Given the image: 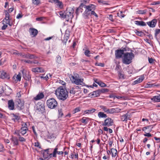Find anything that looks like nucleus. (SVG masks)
I'll list each match as a JSON object with an SVG mask.
<instances>
[{"instance_id": "f257e3e1", "label": "nucleus", "mask_w": 160, "mask_h": 160, "mask_svg": "<svg viewBox=\"0 0 160 160\" xmlns=\"http://www.w3.org/2000/svg\"><path fill=\"white\" fill-rule=\"evenodd\" d=\"M55 93L58 99L63 101L65 100L68 97V92L62 86L58 88L56 90Z\"/></svg>"}, {"instance_id": "f03ea898", "label": "nucleus", "mask_w": 160, "mask_h": 160, "mask_svg": "<svg viewBox=\"0 0 160 160\" xmlns=\"http://www.w3.org/2000/svg\"><path fill=\"white\" fill-rule=\"evenodd\" d=\"M73 12L74 10L72 8H68L64 12H60L59 14L61 17L65 18L66 21H68L70 19H72L73 18Z\"/></svg>"}, {"instance_id": "7ed1b4c3", "label": "nucleus", "mask_w": 160, "mask_h": 160, "mask_svg": "<svg viewBox=\"0 0 160 160\" xmlns=\"http://www.w3.org/2000/svg\"><path fill=\"white\" fill-rule=\"evenodd\" d=\"M69 78L71 82L76 85L83 86L85 84L83 82V79L80 78L78 74H75L74 75H70Z\"/></svg>"}, {"instance_id": "20e7f679", "label": "nucleus", "mask_w": 160, "mask_h": 160, "mask_svg": "<svg viewBox=\"0 0 160 160\" xmlns=\"http://www.w3.org/2000/svg\"><path fill=\"white\" fill-rule=\"evenodd\" d=\"M134 56V55L132 52H126L125 53L122 57L123 63L126 64H130Z\"/></svg>"}, {"instance_id": "39448f33", "label": "nucleus", "mask_w": 160, "mask_h": 160, "mask_svg": "<svg viewBox=\"0 0 160 160\" xmlns=\"http://www.w3.org/2000/svg\"><path fill=\"white\" fill-rule=\"evenodd\" d=\"M51 149H45L43 151V157L45 159L48 158H51L52 157H56V152L57 150H58L57 147L54 149V151L52 153H50V150Z\"/></svg>"}, {"instance_id": "423d86ee", "label": "nucleus", "mask_w": 160, "mask_h": 160, "mask_svg": "<svg viewBox=\"0 0 160 160\" xmlns=\"http://www.w3.org/2000/svg\"><path fill=\"white\" fill-rule=\"evenodd\" d=\"M88 8L91 11H94L95 8V6L93 4H90L86 6L83 3L81 4L79 7L76 10V13L78 14L79 12H82L83 10V8Z\"/></svg>"}, {"instance_id": "0eeeda50", "label": "nucleus", "mask_w": 160, "mask_h": 160, "mask_svg": "<svg viewBox=\"0 0 160 160\" xmlns=\"http://www.w3.org/2000/svg\"><path fill=\"white\" fill-rule=\"evenodd\" d=\"M47 104L49 108L54 109L57 106L58 103L54 98H51L47 100Z\"/></svg>"}, {"instance_id": "6e6552de", "label": "nucleus", "mask_w": 160, "mask_h": 160, "mask_svg": "<svg viewBox=\"0 0 160 160\" xmlns=\"http://www.w3.org/2000/svg\"><path fill=\"white\" fill-rule=\"evenodd\" d=\"M35 110L36 111L38 112L43 113L45 110L44 103L41 102H38L36 105Z\"/></svg>"}, {"instance_id": "1a4fd4ad", "label": "nucleus", "mask_w": 160, "mask_h": 160, "mask_svg": "<svg viewBox=\"0 0 160 160\" xmlns=\"http://www.w3.org/2000/svg\"><path fill=\"white\" fill-rule=\"evenodd\" d=\"M125 48H123V49H118L115 51V56L116 58H119L122 57V55L124 54V51H126Z\"/></svg>"}, {"instance_id": "9d476101", "label": "nucleus", "mask_w": 160, "mask_h": 160, "mask_svg": "<svg viewBox=\"0 0 160 160\" xmlns=\"http://www.w3.org/2000/svg\"><path fill=\"white\" fill-rule=\"evenodd\" d=\"M113 123V120L111 118H108L104 120V122L102 123V125L109 127L112 125Z\"/></svg>"}, {"instance_id": "9b49d317", "label": "nucleus", "mask_w": 160, "mask_h": 160, "mask_svg": "<svg viewBox=\"0 0 160 160\" xmlns=\"http://www.w3.org/2000/svg\"><path fill=\"white\" fill-rule=\"evenodd\" d=\"M130 118L131 117L128 113H127L120 117L121 120L122 121L125 122H127L128 120H130Z\"/></svg>"}, {"instance_id": "f8f14e48", "label": "nucleus", "mask_w": 160, "mask_h": 160, "mask_svg": "<svg viewBox=\"0 0 160 160\" xmlns=\"http://www.w3.org/2000/svg\"><path fill=\"white\" fill-rule=\"evenodd\" d=\"M21 56L24 58L30 59H33L37 58V57L35 56L34 55L31 54L29 53H27L24 54H22L21 55Z\"/></svg>"}, {"instance_id": "ddd939ff", "label": "nucleus", "mask_w": 160, "mask_h": 160, "mask_svg": "<svg viewBox=\"0 0 160 160\" xmlns=\"http://www.w3.org/2000/svg\"><path fill=\"white\" fill-rule=\"evenodd\" d=\"M8 107L10 110H13L14 109V103L13 100H9L8 101Z\"/></svg>"}, {"instance_id": "4468645a", "label": "nucleus", "mask_w": 160, "mask_h": 160, "mask_svg": "<svg viewBox=\"0 0 160 160\" xmlns=\"http://www.w3.org/2000/svg\"><path fill=\"white\" fill-rule=\"evenodd\" d=\"M157 22V20L153 19L151 21L147 22V24L150 27L154 28Z\"/></svg>"}, {"instance_id": "2eb2a0df", "label": "nucleus", "mask_w": 160, "mask_h": 160, "mask_svg": "<svg viewBox=\"0 0 160 160\" xmlns=\"http://www.w3.org/2000/svg\"><path fill=\"white\" fill-rule=\"evenodd\" d=\"M29 32L30 35L33 37L36 36L38 33V30L33 28H30L29 29Z\"/></svg>"}, {"instance_id": "dca6fc26", "label": "nucleus", "mask_w": 160, "mask_h": 160, "mask_svg": "<svg viewBox=\"0 0 160 160\" xmlns=\"http://www.w3.org/2000/svg\"><path fill=\"white\" fill-rule=\"evenodd\" d=\"M1 72L0 78L2 79L10 78L9 76L8 73L4 71H2Z\"/></svg>"}, {"instance_id": "f3484780", "label": "nucleus", "mask_w": 160, "mask_h": 160, "mask_svg": "<svg viewBox=\"0 0 160 160\" xmlns=\"http://www.w3.org/2000/svg\"><path fill=\"white\" fill-rule=\"evenodd\" d=\"M44 96V95L42 92H39L33 99L35 101L38 100L43 98Z\"/></svg>"}, {"instance_id": "a211bd4d", "label": "nucleus", "mask_w": 160, "mask_h": 160, "mask_svg": "<svg viewBox=\"0 0 160 160\" xmlns=\"http://www.w3.org/2000/svg\"><path fill=\"white\" fill-rule=\"evenodd\" d=\"M32 71L35 73H41L44 72V69L41 67L32 68Z\"/></svg>"}, {"instance_id": "6ab92c4d", "label": "nucleus", "mask_w": 160, "mask_h": 160, "mask_svg": "<svg viewBox=\"0 0 160 160\" xmlns=\"http://www.w3.org/2000/svg\"><path fill=\"white\" fill-rule=\"evenodd\" d=\"M144 79V77L143 75H141L137 80L134 81L132 83V85H134L139 83L142 81Z\"/></svg>"}, {"instance_id": "aec40b11", "label": "nucleus", "mask_w": 160, "mask_h": 160, "mask_svg": "<svg viewBox=\"0 0 160 160\" xmlns=\"http://www.w3.org/2000/svg\"><path fill=\"white\" fill-rule=\"evenodd\" d=\"M91 11L88 8H86L85 11L83 14V16L85 18H87L88 16H91Z\"/></svg>"}, {"instance_id": "412c9836", "label": "nucleus", "mask_w": 160, "mask_h": 160, "mask_svg": "<svg viewBox=\"0 0 160 160\" xmlns=\"http://www.w3.org/2000/svg\"><path fill=\"white\" fill-rule=\"evenodd\" d=\"M96 111V109H94V108H91L89 109L84 111H83V114H90L92 113L93 112H94Z\"/></svg>"}, {"instance_id": "4be33fe9", "label": "nucleus", "mask_w": 160, "mask_h": 160, "mask_svg": "<svg viewBox=\"0 0 160 160\" xmlns=\"http://www.w3.org/2000/svg\"><path fill=\"white\" fill-rule=\"evenodd\" d=\"M11 140L13 145H18V140L17 137H12Z\"/></svg>"}, {"instance_id": "5701e85b", "label": "nucleus", "mask_w": 160, "mask_h": 160, "mask_svg": "<svg viewBox=\"0 0 160 160\" xmlns=\"http://www.w3.org/2000/svg\"><path fill=\"white\" fill-rule=\"evenodd\" d=\"M135 23L136 24L141 26H146V23L142 21H135Z\"/></svg>"}, {"instance_id": "b1692460", "label": "nucleus", "mask_w": 160, "mask_h": 160, "mask_svg": "<svg viewBox=\"0 0 160 160\" xmlns=\"http://www.w3.org/2000/svg\"><path fill=\"white\" fill-rule=\"evenodd\" d=\"M98 116L99 118H106L107 116L102 112H99L98 113Z\"/></svg>"}, {"instance_id": "393cba45", "label": "nucleus", "mask_w": 160, "mask_h": 160, "mask_svg": "<svg viewBox=\"0 0 160 160\" xmlns=\"http://www.w3.org/2000/svg\"><path fill=\"white\" fill-rule=\"evenodd\" d=\"M12 119L14 122H17L20 119V117L17 115L15 114L14 113L12 114Z\"/></svg>"}, {"instance_id": "a878e982", "label": "nucleus", "mask_w": 160, "mask_h": 160, "mask_svg": "<svg viewBox=\"0 0 160 160\" xmlns=\"http://www.w3.org/2000/svg\"><path fill=\"white\" fill-rule=\"evenodd\" d=\"M28 130V129H24V128H21L19 130V132L20 134H21L22 135L24 136Z\"/></svg>"}, {"instance_id": "bb28decb", "label": "nucleus", "mask_w": 160, "mask_h": 160, "mask_svg": "<svg viewBox=\"0 0 160 160\" xmlns=\"http://www.w3.org/2000/svg\"><path fill=\"white\" fill-rule=\"evenodd\" d=\"M55 4L58 8H63V5L62 2L58 0H57Z\"/></svg>"}, {"instance_id": "cd10ccee", "label": "nucleus", "mask_w": 160, "mask_h": 160, "mask_svg": "<svg viewBox=\"0 0 160 160\" xmlns=\"http://www.w3.org/2000/svg\"><path fill=\"white\" fill-rule=\"evenodd\" d=\"M151 100L156 102H160V94L153 97Z\"/></svg>"}, {"instance_id": "c85d7f7f", "label": "nucleus", "mask_w": 160, "mask_h": 160, "mask_svg": "<svg viewBox=\"0 0 160 160\" xmlns=\"http://www.w3.org/2000/svg\"><path fill=\"white\" fill-rule=\"evenodd\" d=\"M111 152L112 154V157H116L117 153V151L115 149L112 148L111 149Z\"/></svg>"}, {"instance_id": "c756f323", "label": "nucleus", "mask_w": 160, "mask_h": 160, "mask_svg": "<svg viewBox=\"0 0 160 160\" xmlns=\"http://www.w3.org/2000/svg\"><path fill=\"white\" fill-rule=\"evenodd\" d=\"M100 108L104 112L108 113V108H107L106 107L100 105L99 106Z\"/></svg>"}, {"instance_id": "7c9ffc66", "label": "nucleus", "mask_w": 160, "mask_h": 160, "mask_svg": "<svg viewBox=\"0 0 160 160\" xmlns=\"http://www.w3.org/2000/svg\"><path fill=\"white\" fill-rule=\"evenodd\" d=\"M56 62L58 64H61L62 63L61 60V58L58 55L56 57Z\"/></svg>"}, {"instance_id": "2f4dec72", "label": "nucleus", "mask_w": 160, "mask_h": 160, "mask_svg": "<svg viewBox=\"0 0 160 160\" xmlns=\"http://www.w3.org/2000/svg\"><path fill=\"white\" fill-rule=\"evenodd\" d=\"M96 83L102 87H105L107 86L103 82L101 81H98V82H96Z\"/></svg>"}, {"instance_id": "473e14b6", "label": "nucleus", "mask_w": 160, "mask_h": 160, "mask_svg": "<svg viewBox=\"0 0 160 160\" xmlns=\"http://www.w3.org/2000/svg\"><path fill=\"white\" fill-rule=\"evenodd\" d=\"M6 17L3 20V22H5L4 20L6 21V22H8V21L10 20H9V14L8 12H7L6 13ZM3 23L4 24V22H3Z\"/></svg>"}, {"instance_id": "72a5a7b5", "label": "nucleus", "mask_w": 160, "mask_h": 160, "mask_svg": "<svg viewBox=\"0 0 160 160\" xmlns=\"http://www.w3.org/2000/svg\"><path fill=\"white\" fill-rule=\"evenodd\" d=\"M118 75L119 78L120 79H124V75L120 71L118 72Z\"/></svg>"}, {"instance_id": "f704fd0d", "label": "nucleus", "mask_w": 160, "mask_h": 160, "mask_svg": "<svg viewBox=\"0 0 160 160\" xmlns=\"http://www.w3.org/2000/svg\"><path fill=\"white\" fill-rule=\"evenodd\" d=\"M137 13L139 14H144L146 13V10H138L136 12Z\"/></svg>"}, {"instance_id": "c9c22d12", "label": "nucleus", "mask_w": 160, "mask_h": 160, "mask_svg": "<svg viewBox=\"0 0 160 160\" xmlns=\"http://www.w3.org/2000/svg\"><path fill=\"white\" fill-rule=\"evenodd\" d=\"M17 105L19 109H22L23 108L24 103L21 102L20 104H18Z\"/></svg>"}, {"instance_id": "e433bc0d", "label": "nucleus", "mask_w": 160, "mask_h": 160, "mask_svg": "<svg viewBox=\"0 0 160 160\" xmlns=\"http://www.w3.org/2000/svg\"><path fill=\"white\" fill-rule=\"evenodd\" d=\"M92 54V53L90 52V51L88 50H86L84 52L85 55L87 57H90V54Z\"/></svg>"}, {"instance_id": "4c0bfd02", "label": "nucleus", "mask_w": 160, "mask_h": 160, "mask_svg": "<svg viewBox=\"0 0 160 160\" xmlns=\"http://www.w3.org/2000/svg\"><path fill=\"white\" fill-rule=\"evenodd\" d=\"M117 15L118 16L121 18L124 17L125 16L124 15L123 13L121 11L119 12H118V13Z\"/></svg>"}, {"instance_id": "58836bf2", "label": "nucleus", "mask_w": 160, "mask_h": 160, "mask_svg": "<svg viewBox=\"0 0 160 160\" xmlns=\"http://www.w3.org/2000/svg\"><path fill=\"white\" fill-rule=\"evenodd\" d=\"M89 96L90 97H91V98L96 97H97L95 91L93 92L92 93H90L89 94Z\"/></svg>"}, {"instance_id": "ea45409f", "label": "nucleus", "mask_w": 160, "mask_h": 160, "mask_svg": "<svg viewBox=\"0 0 160 160\" xmlns=\"http://www.w3.org/2000/svg\"><path fill=\"white\" fill-rule=\"evenodd\" d=\"M115 113L114 108H108V114H112Z\"/></svg>"}, {"instance_id": "a19ab883", "label": "nucleus", "mask_w": 160, "mask_h": 160, "mask_svg": "<svg viewBox=\"0 0 160 160\" xmlns=\"http://www.w3.org/2000/svg\"><path fill=\"white\" fill-rule=\"evenodd\" d=\"M21 61L22 62H24L28 64H31L32 63L31 62V61L29 60L22 59L21 60Z\"/></svg>"}, {"instance_id": "79ce46f5", "label": "nucleus", "mask_w": 160, "mask_h": 160, "mask_svg": "<svg viewBox=\"0 0 160 160\" xmlns=\"http://www.w3.org/2000/svg\"><path fill=\"white\" fill-rule=\"evenodd\" d=\"M70 93L71 94H72V95H74L76 92L75 90L74 89V88H71L70 89V90L69 91Z\"/></svg>"}, {"instance_id": "37998d69", "label": "nucleus", "mask_w": 160, "mask_h": 160, "mask_svg": "<svg viewBox=\"0 0 160 160\" xmlns=\"http://www.w3.org/2000/svg\"><path fill=\"white\" fill-rule=\"evenodd\" d=\"M32 3L36 5H38L40 3V1L39 0H32Z\"/></svg>"}, {"instance_id": "c03bdc74", "label": "nucleus", "mask_w": 160, "mask_h": 160, "mask_svg": "<svg viewBox=\"0 0 160 160\" xmlns=\"http://www.w3.org/2000/svg\"><path fill=\"white\" fill-rule=\"evenodd\" d=\"M18 139L20 142H25L26 141V139L23 137L21 136L20 135L18 137Z\"/></svg>"}, {"instance_id": "a18cd8bd", "label": "nucleus", "mask_w": 160, "mask_h": 160, "mask_svg": "<svg viewBox=\"0 0 160 160\" xmlns=\"http://www.w3.org/2000/svg\"><path fill=\"white\" fill-rule=\"evenodd\" d=\"M22 127L21 128H24V129H28V128L27 126V124L26 123L23 122L22 124Z\"/></svg>"}, {"instance_id": "49530a36", "label": "nucleus", "mask_w": 160, "mask_h": 160, "mask_svg": "<svg viewBox=\"0 0 160 160\" xmlns=\"http://www.w3.org/2000/svg\"><path fill=\"white\" fill-rule=\"evenodd\" d=\"M98 2L99 3H102V4H108L107 2L103 0H98Z\"/></svg>"}, {"instance_id": "de8ad7c7", "label": "nucleus", "mask_w": 160, "mask_h": 160, "mask_svg": "<svg viewBox=\"0 0 160 160\" xmlns=\"http://www.w3.org/2000/svg\"><path fill=\"white\" fill-rule=\"evenodd\" d=\"M80 109L79 108H77L74 109L72 111L73 113H75L77 112H78L80 111Z\"/></svg>"}, {"instance_id": "09e8293b", "label": "nucleus", "mask_w": 160, "mask_h": 160, "mask_svg": "<svg viewBox=\"0 0 160 160\" xmlns=\"http://www.w3.org/2000/svg\"><path fill=\"white\" fill-rule=\"evenodd\" d=\"M135 33H136V34L137 35L140 36H142L143 34V32H142L141 31H137L136 32H135Z\"/></svg>"}, {"instance_id": "8fccbe9b", "label": "nucleus", "mask_w": 160, "mask_h": 160, "mask_svg": "<svg viewBox=\"0 0 160 160\" xmlns=\"http://www.w3.org/2000/svg\"><path fill=\"white\" fill-rule=\"evenodd\" d=\"M100 92L101 93H104L105 92H108V90L107 89L102 88L100 90Z\"/></svg>"}, {"instance_id": "3c124183", "label": "nucleus", "mask_w": 160, "mask_h": 160, "mask_svg": "<svg viewBox=\"0 0 160 160\" xmlns=\"http://www.w3.org/2000/svg\"><path fill=\"white\" fill-rule=\"evenodd\" d=\"M95 65H97L98 66H100L102 67H103L104 66V64L103 63H98L96 62L95 63Z\"/></svg>"}, {"instance_id": "603ef678", "label": "nucleus", "mask_w": 160, "mask_h": 160, "mask_svg": "<svg viewBox=\"0 0 160 160\" xmlns=\"http://www.w3.org/2000/svg\"><path fill=\"white\" fill-rule=\"evenodd\" d=\"M115 109V113H118L120 112L121 109L119 108H114Z\"/></svg>"}, {"instance_id": "864d4df0", "label": "nucleus", "mask_w": 160, "mask_h": 160, "mask_svg": "<svg viewBox=\"0 0 160 160\" xmlns=\"http://www.w3.org/2000/svg\"><path fill=\"white\" fill-rule=\"evenodd\" d=\"M160 33V29H157L155 30V35L156 36H157L158 34Z\"/></svg>"}, {"instance_id": "5fc2aeb1", "label": "nucleus", "mask_w": 160, "mask_h": 160, "mask_svg": "<svg viewBox=\"0 0 160 160\" xmlns=\"http://www.w3.org/2000/svg\"><path fill=\"white\" fill-rule=\"evenodd\" d=\"M108 18H109V20H110L112 22H113L114 20L113 18V16L112 15L110 14L109 15L108 17Z\"/></svg>"}, {"instance_id": "6e6d98bb", "label": "nucleus", "mask_w": 160, "mask_h": 160, "mask_svg": "<svg viewBox=\"0 0 160 160\" xmlns=\"http://www.w3.org/2000/svg\"><path fill=\"white\" fill-rule=\"evenodd\" d=\"M95 92L96 94L97 95V97L99 96L101 93L100 90H98L95 91Z\"/></svg>"}, {"instance_id": "4d7b16f0", "label": "nucleus", "mask_w": 160, "mask_h": 160, "mask_svg": "<svg viewBox=\"0 0 160 160\" xmlns=\"http://www.w3.org/2000/svg\"><path fill=\"white\" fill-rule=\"evenodd\" d=\"M16 79L18 81H20L21 80V76L19 74H18L16 76Z\"/></svg>"}, {"instance_id": "13d9d810", "label": "nucleus", "mask_w": 160, "mask_h": 160, "mask_svg": "<svg viewBox=\"0 0 160 160\" xmlns=\"http://www.w3.org/2000/svg\"><path fill=\"white\" fill-rule=\"evenodd\" d=\"M4 150V147L2 144H0V152H2Z\"/></svg>"}, {"instance_id": "bf43d9fd", "label": "nucleus", "mask_w": 160, "mask_h": 160, "mask_svg": "<svg viewBox=\"0 0 160 160\" xmlns=\"http://www.w3.org/2000/svg\"><path fill=\"white\" fill-rule=\"evenodd\" d=\"M91 15H94L95 17H98V15L94 11H91Z\"/></svg>"}, {"instance_id": "052dcab7", "label": "nucleus", "mask_w": 160, "mask_h": 160, "mask_svg": "<svg viewBox=\"0 0 160 160\" xmlns=\"http://www.w3.org/2000/svg\"><path fill=\"white\" fill-rule=\"evenodd\" d=\"M22 16H23V15L22 14H21L20 13H19L17 15L16 18L17 19H18L21 18L22 17Z\"/></svg>"}, {"instance_id": "680f3d73", "label": "nucleus", "mask_w": 160, "mask_h": 160, "mask_svg": "<svg viewBox=\"0 0 160 160\" xmlns=\"http://www.w3.org/2000/svg\"><path fill=\"white\" fill-rule=\"evenodd\" d=\"M148 59L149 62L150 63H152L153 62L154 59L152 58H148Z\"/></svg>"}, {"instance_id": "e2e57ef3", "label": "nucleus", "mask_w": 160, "mask_h": 160, "mask_svg": "<svg viewBox=\"0 0 160 160\" xmlns=\"http://www.w3.org/2000/svg\"><path fill=\"white\" fill-rule=\"evenodd\" d=\"M82 123H85L86 124L87 123V122L86 121V119H84V118H83L82 119Z\"/></svg>"}, {"instance_id": "0e129e2a", "label": "nucleus", "mask_w": 160, "mask_h": 160, "mask_svg": "<svg viewBox=\"0 0 160 160\" xmlns=\"http://www.w3.org/2000/svg\"><path fill=\"white\" fill-rule=\"evenodd\" d=\"M43 17L38 18H36V20L38 21H41L43 20Z\"/></svg>"}, {"instance_id": "69168bd1", "label": "nucleus", "mask_w": 160, "mask_h": 160, "mask_svg": "<svg viewBox=\"0 0 160 160\" xmlns=\"http://www.w3.org/2000/svg\"><path fill=\"white\" fill-rule=\"evenodd\" d=\"M40 143L39 142H37L35 143V146L38 147H40Z\"/></svg>"}, {"instance_id": "338daca9", "label": "nucleus", "mask_w": 160, "mask_h": 160, "mask_svg": "<svg viewBox=\"0 0 160 160\" xmlns=\"http://www.w3.org/2000/svg\"><path fill=\"white\" fill-rule=\"evenodd\" d=\"M14 134H16L18 137L20 135V133L19 132V130L16 131L14 132Z\"/></svg>"}, {"instance_id": "774afa93", "label": "nucleus", "mask_w": 160, "mask_h": 160, "mask_svg": "<svg viewBox=\"0 0 160 160\" xmlns=\"http://www.w3.org/2000/svg\"><path fill=\"white\" fill-rule=\"evenodd\" d=\"M144 136H147L148 137H150L151 136V135L150 133H146L144 134Z\"/></svg>"}]
</instances>
